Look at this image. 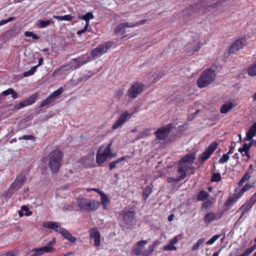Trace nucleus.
<instances>
[{
	"label": "nucleus",
	"instance_id": "obj_1",
	"mask_svg": "<svg viewBox=\"0 0 256 256\" xmlns=\"http://www.w3.org/2000/svg\"><path fill=\"white\" fill-rule=\"evenodd\" d=\"M148 242L145 240H141L138 242L132 249L134 254L136 256H150L154 250L160 244V242L155 241L152 244L150 245L148 249L144 250L145 246Z\"/></svg>",
	"mask_w": 256,
	"mask_h": 256
},
{
	"label": "nucleus",
	"instance_id": "obj_2",
	"mask_svg": "<svg viewBox=\"0 0 256 256\" xmlns=\"http://www.w3.org/2000/svg\"><path fill=\"white\" fill-rule=\"evenodd\" d=\"M63 156L62 152L56 149L51 152L48 156V165L51 170L57 172L62 164V158Z\"/></svg>",
	"mask_w": 256,
	"mask_h": 256
},
{
	"label": "nucleus",
	"instance_id": "obj_3",
	"mask_svg": "<svg viewBox=\"0 0 256 256\" xmlns=\"http://www.w3.org/2000/svg\"><path fill=\"white\" fill-rule=\"evenodd\" d=\"M76 204L80 209L87 212H92L97 210L100 202L94 200H90L84 197H78L76 199Z\"/></svg>",
	"mask_w": 256,
	"mask_h": 256
},
{
	"label": "nucleus",
	"instance_id": "obj_4",
	"mask_svg": "<svg viewBox=\"0 0 256 256\" xmlns=\"http://www.w3.org/2000/svg\"><path fill=\"white\" fill-rule=\"evenodd\" d=\"M214 72L211 69H208L203 72L197 80V85L200 88H204L210 84L215 79Z\"/></svg>",
	"mask_w": 256,
	"mask_h": 256
},
{
	"label": "nucleus",
	"instance_id": "obj_5",
	"mask_svg": "<svg viewBox=\"0 0 256 256\" xmlns=\"http://www.w3.org/2000/svg\"><path fill=\"white\" fill-rule=\"evenodd\" d=\"M146 88V86L142 83L136 82L128 90V95L132 98H136Z\"/></svg>",
	"mask_w": 256,
	"mask_h": 256
},
{
	"label": "nucleus",
	"instance_id": "obj_6",
	"mask_svg": "<svg viewBox=\"0 0 256 256\" xmlns=\"http://www.w3.org/2000/svg\"><path fill=\"white\" fill-rule=\"evenodd\" d=\"M174 128V126L172 124H169L159 128L155 132L156 138L159 140H164Z\"/></svg>",
	"mask_w": 256,
	"mask_h": 256
},
{
	"label": "nucleus",
	"instance_id": "obj_7",
	"mask_svg": "<svg viewBox=\"0 0 256 256\" xmlns=\"http://www.w3.org/2000/svg\"><path fill=\"white\" fill-rule=\"evenodd\" d=\"M192 165L189 164L184 162L182 160H180L178 165V166L177 172L178 174L180 176V180H184L186 176V172L188 170H192V174H194V167Z\"/></svg>",
	"mask_w": 256,
	"mask_h": 256
},
{
	"label": "nucleus",
	"instance_id": "obj_8",
	"mask_svg": "<svg viewBox=\"0 0 256 256\" xmlns=\"http://www.w3.org/2000/svg\"><path fill=\"white\" fill-rule=\"evenodd\" d=\"M218 144L216 142H212L200 156L199 158L200 162L203 164L206 161L214 152Z\"/></svg>",
	"mask_w": 256,
	"mask_h": 256
},
{
	"label": "nucleus",
	"instance_id": "obj_9",
	"mask_svg": "<svg viewBox=\"0 0 256 256\" xmlns=\"http://www.w3.org/2000/svg\"><path fill=\"white\" fill-rule=\"evenodd\" d=\"M26 180L24 174H20L16 178L14 182L12 184L10 190L12 192L17 191L24 184Z\"/></svg>",
	"mask_w": 256,
	"mask_h": 256
},
{
	"label": "nucleus",
	"instance_id": "obj_10",
	"mask_svg": "<svg viewBox=\"0 0 256 256\" xmlns=\"http://www.w3.org/2000/svg\"><path fill=\"white\" fill-rule=\"evenodd\" d=\"M112 46V42H108L102 44L92 51L91 55L94 56H100L107 52Z\"/></svg>",
	"mask_w": 256,
	"mask_h": 256
},
{
	"label": "nucleus",
	"instance_id": "obj_11",
	"mask_svg": "<svg viewBox=\"0 0 256 256\" xmlns=\"http://www.w3.org/2000/svg\"><path fill=\"white\" fill-rule=\"evenodd\" d=\"M132 116V114H130L128 111L124 112L118 118V120L113 124L112 128L114 130L122 126Z\"/></svg>",
	"mask_w": 256,
	"mask_h": 256
},
{
	"label": "nucleus",
	"instance_id": "obj_12",
	"mask_svg": "<svg viewBox=\"0 0 256 256\" xmlns=\"http://www.w3.org/2000/svg\"><path fill=\"white\" fill-rule=\"evenodd\" d=\"M222 216V214L220 212H208L204 216V222L208 225L212 222L220 219Z\"/></svg>",
	"mask_w": 256,
	"mask_h": 256
},
{
	"label": "nucleus",
	"instance_id": "obj_13",
	"mask_svg": "<svg viewBox=\"0 0 256 256\" xmlns=\"http://www.w3.org/2000/svg\"><path fill=\"white\" fill-rule=\"evenodd\" d=\"M135 214L136 212L134 211H129L124 214L123 216L124 222L128 228H130L135 223Z\"/></svg>",
	"mask_w": 256,
	"mask_h": 256
},
{
	"label": "nucleus",
	"instance_id": "obj_14",
	"mask_svg": "<svg viewBox=\"0 0 256 256\" xmlns=\"http://www.w3.org/2000/svg\"><path fill=\"white\" fill-rule=\"evenodd\" d=\"M88 62V60L84 56H81L76 58L72 59L70 62V64L71 65V68L74 70L78 68Z\"/></svg>",
	"mask_w": 256,
	"mask_h": 256
},
{
	"label": "nucleus",
	"instance_id": "obj_15",
	"mask_svg": "<svg viewBox=\"0 0 256 256\" xmlns=\"http://www.w3.org/2000/svg\"><path fill=\"white\" fill-rule=\"evenodd\" d=\"M246 44L245 38H240L235 42L230 48L229 52L230 54H234L242 48Z\"/></svg>",
	"mask_w": 256,
	"mask_h": 256
},
{
	"label": "nucleus",
	"instance_id": "obj_16",
	"mask_svg": "<svg viewBox=\"0 0 256 256\" xmlns=\"http://www.w3.org/2000/svg\"><path fill=\"white\" fill-rule=\"evenodd\" d=\"M90 238L93 239L94 242V246L98 247L100 244V234L99 232L96 228H92L90 230Z\"/></svg>",
	"mask_w": 256,
	"mask_h": 256
},
{
	"label": "nucleus",
	"instance_id": "obj_17",
	"mask_svg": "<svg viewBox=\"0 0 256 256\" xmlns=\"http://www.w3.org/2000/svg\"><path fill=\"white\" fill-rule=\"evenodd\" d=\"M42 226L44 228L52 229L56 232H59L62 234L61 230L65 228H61L59 224L57 222H49L43 223Z\"/></svg>",
	"mask_w": 256,
	"mask_h": 256
},
{
	"label": "nucleus",
	"instance_id": "obj_18",
	"mask_svg": "<svg viewBox=\"0 0 256 256\" xmlns=\"http://www.w3.org/2000/svg\"><path fill=\"white\" fill-rule=\"evenodd\" d=\"M55 248L49 246H44L39 248H36L34 250V252L36 254V256H40L45 252H55Z\"/></svg>",
	"mask_w": 256,
	"mask_h": 256
},
{
	"label": "nucleus",
	"instance_id": "obj_19",
	"mask_svg": "<svg viewBox=\"0 0 256 256\" xmlns=\"http://www.w3.org/2000/svg\"><path fill=\"white\" fill-rule=\"evenodd\" d=\"M72 70V68H71V65L70 64L69 62L68 64H64L55 70L52 74V76L53 77L57 76H58L62 74L65 72Z\"/></svg>",
	"mask_w": 256,
	"mask_h": 256
},
{
	"label": "nucleus",
	"instance_id": "obj_20",
	"mask_svg": "<svg viewBox=\"0 0 256 256\" xmlns=\"http://www.w3.org/2000/svg\"><path fill=\"white\" fill-rule=\"evenodd\" d=\"M72 70V68H71V65L70 64L69 62L68 64H64L55 70L52 74V76L53 77L57 76H58L62 74L65 72Z\"/></svg>",
	"mask_w": 256,
	"mask_h": 256
},
{
	"label": "nucleus",
	"instance_id": "obj_21",
	"mask_svg": "<svg viewBox=\"0 0 256 256\" xmlns=\"http://www.w3.org/2000/svg\"><path fill=\"white\" fill-rule=\"evenodd\" d=\"M94 74V73H92L90 76L80 74L78 76H74L70 81L72 84L76 86L83 81H86L90 78Z\"/></svg>",
	"mask_w": 256,
	"mask_h": 256
},
{
	"label": "nucleus",
	"instance_id": "obj_22",
	"mask_svg": "<svg viewBox=\"0 0 256 256\" xmlns=\"http://www.w3.org/2000/svg\"><path fill=\"white\" fill-rule=\"evenodd\" d=\"M256 202V200L252 196V198L246 202L241 208L242 210V215H244L247 212L252 206Z\"/></svg>",
	"mask_w": 256,
	"mask_h": 256
},
{
	"label": "nucleus",
	"instance_id": "obj_23",
	"mask_svg": "<svg viewBox=\"0 0 256 256\" xmlns=\"http://www.w3.org/2000/svg\"><path fill=\"white\" fill-rule=\"evenodd\" d=\"M102 146H100L96 153V162L98 166H102L105 161L108 158L102 153Z\"/></svg>",
	"mask_w": 256,
	"mask_h": 256
},
{
	"label": "nucleus",
	"instance_id": "obj_24",
	"mask_svg": "<svg viewBox=\"0 0 256 256\" xmlns=\"http://www.w3.org/2000/svg\"><path fill=\"white\" fill-rule=\"evenodd\" d=\"M250 142L249 144L245 143L242 148L238 149V152H244V156H246L248 158H250V155L248 154V150L250 149V148L252 146L253 144L256 145V142L254 141V140H250Z\"/></svg>",
	"mask_w": 256,
	"mask_h": 256
},
{
	"label": "nucleus",
	"instance_id": "obj_25",
	"mask_svg": "<svg viewBox=\"0 0 256 256\" xmlns=\"http://www.w3.org/2000/svg\"><path fill=\"white\" fill-rule=\"evenodd\" d=\"M256 134V123L254 124L250 128V130L246 133V138H244V140H252V138Z\"/></svg>",
	"mask_w": 256,
	"mask_h": 256
},
{
	"label": "nucleus",
	"instance_id": "obj_26",
	"mask_svg": "<svg viewBox=\"0 0 256 256\" xmlns=\"http://www.w3.org/2000/svg\"><path fill=\"white\" fill-rule=\"evenodd\" d=\"M112 142H110L104 148L102 146V153L108 158H113L114 156V154H113L111 150V146Z\"/></svg>",
	"mask_w": 256,
	"mask_h": 256
},
{
	"label": "nucleus",
	"instance_id": "obj_27",
	"mask_svg": "<svg viewBox=\"0 0 256 256\" xmlns=\"http://www.w3.org/2000/svg\"><path fill=\"white\" fill-rule=\"evenodd\" d=\"M196 158V154L194 152L187 154L185 156L183 157L180 160L192 165Z\"/></svg>",
	"mask_w": 256,
	"mask_h": 256
},
{
	"label": "nucleus",
	"instance_id": "obj_28",
	"mask_svg": "<svg viewBox=\"0 0 256 256\" xmlns=\"http://www.w3.org/2000/svg\"><path fill=\"white\" fill-rule=\"evenodd\" d=\"M163 76V72L158 70H155L154 72H151L148 76L150 78H154V82H156L158 80H160Z\"/></svg>",
	"mask_w": 256,
	"mask_h": 256
},
{
	"label": "nucleus",
	"instance_id": "obj_29",
	"mask_svg": "<svg viewBox=\"0 0 256 256\" xmlns=\"http://www.w3.org/2000/svg\"><path fill=\"white\" fill-rule=\"evenodd\" d=\"M234 104L231 102H226L222 105L220 112L222 114H226L233 108Z\"/></svg>",
	"mask_w": 256,
	"mask_h": 256
},
{
	"label": "nucleus",
	"instance_id": "obj_30",
	"mask_svg": "<svg viewBox=\"0 0 256 256\" xmlns=\"http://www.w3.org/2000/svg\"><path fill=\"white\" fill-rule=\"evenodd\" d=\"M62 234L69 241L72 242H74L76 240V238L73 236L72 234L66 230H61Z\"/></svg>",
	"mask_w": 256,
	"mask_h": 256
},
{
	"label": "nucleus",
	"instance_id": "obj_31",
	"mask_svg": "<svg viewBox=\"0 0 256 256\" xmlns=\"http://www.w3.org/2000/svg\"><path fill=\"white\" fill-rule=\"evenodd\" d=\"M94 154L91 155H88L84 157L82 159V162L86 166L88 167L94 160Z\"/></svg>",
	"mask_w": 256,
	"mask_h": 256
},
{
	"label": "nucleus",
	"instance_id": "obj_32",
	"mask_svg": "<svg viewBox=\"0 0 256 256\" xmlns=\"http://www.w3.org/2000/svg\"><path fill=\"white\" fill-rule=\"evenodd\" d=\"M98 192L100 195L101 196V201L102 204H108L110 202V200L107 196L106 194L104 192L102 191H100L99 190L97 189H92Z\"/></svg>",
	"mask_w": 256,
	"mask_h": 256
},
{
	"label": "nucleus",
	"instance_id": "obj_33",
	"mask_svg": "<svg viewBox=\"0 0 256 256\" xmlns=\"http://www.w3.org/2000/svg\"><path fill=\"white\" fill-rule=\"evenodd\" d=\"M202 44L200 42L197 43L195 44L191 49H189V48H186L187 54L189 56L194 54L195 52H198L202 46Z\"/></svg>",
	"mask_w": 256,
	"mask_h": 256
},
{
	"label": "nucleus",
	"instance_id": "obj_34",
	"mask_svg": "<svg viewBox=\"0 0 256 256\" xmlns=\"http://www.w3.org/2000/svg\"><path fill=\"white\" fill-rule=\"evenodd\" d=\"M247 71L249 76H256V62L248 68Z\"/></svg>",
	"mask_w": 256,
	"mask_h": 256
},
{
	"label": "nucleus",
	"instance_id": "obj_35",
	"mask_svg": "<svg viewBox=\"0 0 256 256\" xmlns=\"http://www.w3.org/2000/svg\"><path fill=\"white\" fill-rule=\"evenodd\" d=\"M152 190L151 186H147L144 188L142 192V196L144 200H146L149 197L150 195L152 193Z\"/></svg>",
	"mask_w": 256,
	"mask_h": 256
},
{
	"label": "nucleus",
	"instance_id": "obj_36",
	"mask_svg": "<svg viewBox=\"0 0 256 256\" xmlns=\"http://www.w3.org/2000/svg\"><path fill=\"white\" fill-rule=\"evenodd\" d=\"M64 89L63 87H60L56 90L50 96L56 100L58 96L60 95L64 92Z\"/></svg>",
	"mask_w": 256,
	"mask_h": 256
},
{
	"label": "nucleus",
	"instance_id": "obj_37",
	"mask_svg": "<svg viewBox=\"0 0 256 256\" xmlns=\"http://www.w3.org/2000/svg\"><path fill=\"white\" fill-rule=\"evenodd\" d=\"M53 18L58 20L70 21L72 20V16L70 14H68L64 16H53Z\"/></svg>",
	"mask_w": 256,
	"mask_h": 256
},
{
	"label": "nucleus",
	"instance_id": "obj_38",
	"mask_svg": "<svg viewBox=\"0 0 256 256\" xmlns=\"http://www.w3.org/2000/svg\"><path fill=\"white\" fill-rule=\"evenodd\" d=\"M125 160V156H122L120 158L116 160L110 162L109 164L110 169L112 170L115 168L116 164H118L124 160Z\"/></svg>",
	"mask_w": 256,
	"mask_h": 256
},
{
	"label": "nucleus",
	"instance_id": "obj_39",
	"mask_svg": "<svg viewBox=\"0 0 256 256\" xmlns=\"http://www.w3.org/2000/svg\"><path fill=\"white\" fill-rule=\"evenodd\" d=\"M205 242L204 238H200L198 242L192 246V250L194 251L198 249Z\"/></svg>",
	"mask_w": 256,
	"mask_h": 256
},
{
	"label": "nucleus",
	"instance_id": "obj_40",
	"mask_svg": "<svg viewBox=\"0 0 256 256\" xmlns=\"http://www.w3.org/2000/svg\"><path fill=\"white\" fill-rule=\"evenodd\" d=\"M94 18V16L93 15L92 12H88L85 15L82 16H78L79 19L84 20L85 21H90V20L93 19Z\"/></svg>",
	"mask_w": 256,
	"mask_h": 256
},
{
	"label": "nucleus",
	"instance_id": "obj_41",
	"mask_svg": "<svg viewBox=\"0 0 256 256\" xmlns=\"http://www.w3.org/2000/svg\"><path fill=\"white\" fill-rule=\"evenodd\" d=\"M36 100V94H32L26 100H24V102L26 104V106L34 104Z\"/></svg>",
	"mask_w": 256,
	"mask_h": 256
},
{
	"label": "nucleus",
	"instance_id": "obj_42",
	"mask_svg": "<svg viewBox=\"0 0 256 256\" xmlns=\"http://www.w3.org/2000/svg\"><path fill=\"white\" fill-rule=\"evenodd\" d=\"M54 101H55V100L50 96L48 98H47L46 99H45L41 103L40 106L42 107H44L46 106H48V105L52 103Z\"/></svg>",
	"mask_w": 256,
	"mask_h": 256
},
{
	"label": "nucleus",
	"instance_id": "obj_43",
	"mask_svg": "<svg viewBox=\"0 0 256 256\" xmlns=\"http://www.w3.org/2000/svg\"><path fill=\"white\" fill-rule=\"evenodd\" d=\"M38 66H34L32 67L29 70L24 72L23 76L24 77H27L32 75L36 72Z\"/></svg>",
	"mask_w": 256,
	"mask_h": 256
},
{
	"label": "nucleus",
	"instance_id": "obj_44",
	"mask_svg": "<svg viewBox=\"0 0 256 256\" xmlns=\"http://www.w3.org/2000/svg\"><path fill=\"white\" fill-rule=\"evenodd\" d=\"M116 32L118 34H124L126 32V28L122 24H120L116 28Z\"/></svg>",
	"mask_w": 256,
	"mask_h": 256
},
{
	"label": "nucleus",
	"instance_id": "obj_45",
	"mask_svg": "<svg viewBox=\"0 0 256 256\" xmlns=\"http://www.w3.org/2000/svg\"><path fill=\"white\" fill-rule=\"evenodd\" d=\"M208 193L206 191L202 190L199 193V194L198 196V199L199 200H202L204 199L208 198Z\"/></svg>",
	"mask_w": 256,
	"mask_h": 256
},
{
	"label": "nucleus",
	"instance_id": "obj_46",
	"mask_svg": "<svg viewBox=\"0 0 256 256\" xmlns=\"http://www.w3.org/2000/svg\"><path fill=\"white\" fill-rule=\"evenodd\" d=\"M222 234H216L210 240L206 242V244H212L218 238H219Z\"/></svg>",
	"mask_w": 256,
	"mask_h": 256
},
{
	"label": "nucleus",
	"instance_id": "obj_47",
	"mask_svg": "<svg viewBox=\"0 0 256 256\" xmlns=\"http://www.w3.org/2000/svg\"><path fill=\"white\" fill-rule=\"evenodd\" d=\"M222 179L220 173L216 172L214 173L212 178H211V181L212 182H220Z\"/></svg>",
	"mask_w": 256,
	"mask_h": 256
},
{
	"label": "nucleus",
	"instance_id": "obj_48",
	"mask_svg": "<svg viewBox=\"0 0 256 256\" xmlns=\"http://www.w3.org/2000/svg\"><path fill=\"white\" fill-rule=\"evenodd\" d=\"M180 176L178 174L176 178L174 177H168L167 178V182L168 183L173 182H178L182 180H180Z\"/></svg>",
	"mask_w": 256,
	"mask_h": 256
},
{
	"label": "nucleus",
	"instance_id": "obj_49",
	"mask_svg": "<svg viewBox=\"0 0 256 256\" xmlns=\"http://www.w3.org/2000/svg\"><path fill=\"white\" fill-rule=\"evenodd\" d=\"M250 176H248V173H246L241 178L240 180L238 182V184L239 186H241L242 184L246 181L248 180L250 178Z\"/></svg>",
	"mask_w": 256,
	"mask_h": 256
},
{
	"label": "nucleus",
	"instance_id": "obj_50",
	"mask_svg": "<svg viewBox=\"0 0 256 256\" xmlns=\"http://www.w3.org/2000/svg\"><path fill=\"white\" fill-rule=\"evenodd\" d=\"M230 157L228 154H224L222 157L218 160L219 164H224L229 159Z\"/></svg>",
	"mask_w": 256,
	"mask_h": 256
},
{
	"label": "nucleus",
	"instance_id": "obj_51",
	"mask_svg": "<svg viewBox=\"0 0 256 256\" xmlns=\"http://www.w3.org/2000/svg\"><path fill=\"white\" fill-rule=\"evenodd\" d=\"M52 22V21L51 20H40V28H46Z\"/></svg>",
	"mask_w": 256,
	"mask_h": 256
},
{
	"label": "nucleus",
	"instance_id": "obj_52",
	"mask_svg": "<svg viewBox=\"0 0 256 256\" xmlns=\"http://www.w3.org/2000/svg\"><path fill=\"white\" fill-rule=\"evenodd\" d=\"M26 106V104L24 102V100L21 101L20 102L16 104L14 106V108L16 110H19L22 108Z\"/></svg>",
	"mask_w": 256,
	"mask_h": 256
},
{
	"label": "nucleus",
	"instance_id": "obj_53",
	"mask_svg": "<svg viewBox=\"0 0 256 256\" xmlns=\"http://www.w3.org/2000/svg\"><path fill=\"white\" fill-rule=\"evenodd\" d=\"M163 250H176V247L170 242L168 245L166 246L164 248Z\"/></svg>",
	"mask_w": 256,
	"mask_h": 256
},
{
	"label": "nucleus",
	"instance_id": "obj_54",
	"mask_svg": "<svg viewBox=\"0 0 256 256\" xmlns=\"http://www.w3.org/2000/svg\"><path fill=\"white\" fill-rule=\"evenodd\" d=\"M150 133V130L148 129H146L141 132H140L138 136V138H142L144 136L149 135Z\"/></svg>",
	"mask_w": 256,
	"mask_h": 256
},
{
	"label": "nucleus",
	"instance_id": "obj_55",
	"mask_svg": "<svg viewBox=\"0 0 256 256\" xmlns=\"http://www.w3.org/2000/svg\"><path fill=\"white\" fill-rule=\"evenodd\" d=\"M22 210L26 212L24 215L26 216H30L32 214V212L29 210V208L27 206H24L22 207Z\"/></svg>",
	"mask_w": 256,
	"mask_h": 256
},
{
	"label": "nucleus",
	"instance_id": "obj_56",
	"mask_svg": "<svg viewBox=\"0 0 256 256\" xmlns=\"http://www.w3.org/2000/svg\"><path fill=\"white\" fill-rule=\"evenodd\" d=\"M124 94V90L119 89L115 93V97L118 99H120Z\"/></svg>",
	"mask_w": 256,
	"mask_h": 256
},
{
	"label": "nucleus",
	"instance_id": "obj_57",
	"mask_svg": "<svg viewBox=\"0 0 256 256\" xmlns=\"http://www.w3.org/2000/svg\"><path fill=\"white\" fill-rule=\"evenodd\" d=\"M237 199H238V198H236V197L230 198L226 200V204L228 206L232 204L234 202H236V201L237 200Z\"/></svg>",
	"mask_w": 256,
	"mask_h": 256
},
{
	"label": "nucleus",
	"instance_id": "obj_58",
	"mask_svg": "<svg viewBox=\"0 0 256 256\" xmlns=\"http://www.w3.org/2000/svg\"><path fill=\"white\" fill-rule=\"evenodd\" d=\"M18 140H34V137L32 135H26L19 138Z\"/></svg>",
	"mask_w": 256,
	"mask_h": 256
},
{
	"label": "nucleus",
	"instance_id": "obj_59",
	"mask_svg": "<svg viewBox=\"0 0 256 256\" xmlns=\"http://www.w3.org/2000/svg\"><path fill=\"white\" fill-rule=\"evenodd\" d=\"M14 20V17H10L6 20H2L0 21V26L4 24Z\"/></svg>",
	"mask_w": 256,
	"mask_h": 256
},
{
	"label": "nucleus",
	"instance_id": "obj_60",
	"mask_svg": "<svg viewBox=\"0 0 256 256\" xmlns=\"http://www.w3.org/2000/svg\"><path fill=\"white\" fill-rule=\"evenodd\" d=\"M122 24L126 28H133L136 26V24H134V22H124Z\"/></svg>",
	"mask_w": 256,
	"mask_h": 256
},
{
	"label": "nucleus",
	"instance_id": "obj_61",
	"mask_svg": "<svg viewBox=\"0 0 256 256\" xmlns=\"http://www.w3.org/2000/svg\"><path fill=\"white\" fill-rule=\"evenodd\" d=\"M252 185H250L249 184H246L242 188V192H244L248 190L250 188H252Z\"/></svg>",
	"mask_w": 256,
	"mask_h": 256
},
{
	"label": "nucleus",
	"instance_id": "obj_62",
	"mask_svg": "<svg viewBox=\"0 0 256 256\" xmlns=\"http://www.w3.org/2000/svg\"><path fill=\"white\" fill-rule=\"evenodd\" d=\"M12 92H13V89L12 88H8L7 90L4 91L2 92V94L4 96H8V94H11V93H12Z\"/></svg>",
	"mask_w": 256,
	"mask_h": 256
},
{
	"label": "nucleus",
	"instance_id": "obj_63",
	"mask_svg": "<svg viewBox=\"0 0 256 256\" xmlns=\"http://www.w3.org/2000/svg\"><path fill=\"white\" fill-rule=\"evenodd\" d=\"M256 248V244H254L250 248H248L246 250V252L248 253L249 254H250L251 253L253 252V251Z\"/></svg>",
	"mask_w": 256,
	"mask_h": 256
},
{
	"label": "nucleus",
	"instance_id": "obj_64",
	"mask_svg": "<svg viewBox=\"0 0 256 256\" xmlns=\"http://www.w3.org/2000/svg\"><path fill=\"white\" fill-rule=\"evenodd\" d=\"M178 236H175L172 240V241L170 242V243L172 244L173 245L176 244L178 242Z\"/></svg>",
	"mask_w": 256,
	"mask_h": 256
}]
</instances>
